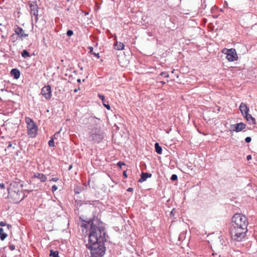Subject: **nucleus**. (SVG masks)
<instances>
[{
    "label": "nucleus",
    "instance_id": "obj_1",
    "mask_svg": "<svg viewBox=\"0 0 257 257\" xmlns=\"http://www.w3.org/2000/svg\"><path fill=\"white\" fill-rule=\"evenodd\" d=\"M106 232L103 223L90 225L88 241L85 244L89 250L91 257H102L105 252L104 242L106 241Z\"/></svg>",
    "mask_w": 257,
    "mask_h": 257
},
{
    "label": "nucleus",
    "instance_id": "obj_2",
    "mask_svg": "<svg viewBox=\"0 0 257 257\" xmlns=\"http://www.w3.org/2000/svg\"><path fill=\"white\" fill-rule=\"evenodd\" d=\"M247 231V228H243L241 227L236 228L234 226H230L229 232L231 236V238L236 241H241L246 235Z\"/></svg>",
    "mask_w": 257,
    "mask_h": 257
},
{
    "label": "nucleus",
    "instance_id": "obj_3",
    "mask_svg": "<svg viewBox=\"0 0 257 257\" xmlns=\"http://www.w3.org/2000/svg\"><path fill=\"white\" fill-rule=\"evenodd\" d=\"M227 246L225 240L221 237H219L218 239L213 244V251L218 252V253H223L227 249Z\"/></svg>",
    "mask_w": 257,
    "mask_h": 257
},
{
    "label": "nucleus",
    "instance_id": "obj_4",
    "mask_svg": "<svg viewBox=\"0 0 257 257\" xmlns=\"http://www.w3.org/2000/svg\"><path fill=\"white\" fill-rule=\"evenodd\" d=\"M26 122L27 124V133L31 138H35L37 134L38 128L34 121L29 117L26 118Z\"/></svg>",
    "mask_w": 257,
    "mask_h": 257
},
{
    "label": "nucleus",
    "instance_id": "obj_5",
    "mask_svg": "<svg viewBox=\"0 0 257 257\" xmlns=\"http://www.w3.org/2000/svg\"><path fill=\"white\" fill-rule=\"evenodd\" d=\"M231 222L240 224L243 226H247L248 224L247 217L241 214L236 213L232 218Z\"/></svg>",
    "mask_w": 257,
    "mask_h": 257
},
{
    "label": "nucleus",
    "instance_id": "obj_6",
    "mask_svg": "<svg viewBox=\"0 0 257 257\" xmlns=\"http://www.w3.org/2000/svg\"><path fill=\"white\" fill-rule=\"evenodd\" d=\"M222 53L226 54V58L229 62H233L237 59V55L234 49H224L222 50Z\"/></svg>",
    "mask_w": 257,
    "mask_h": 257
},
{
    "label": "nucleus",
    "instance_id": "obj_7",
    "mask_svg": "<svg viewBox=\"0 0 257 257\" xmlns=\"http://www.w3.org/2000/svg\"><path fill=\"white\" fill-rule=\"evenodd\" d=\"M29 6L30 9V14L31 16H34V20L35 23H37L38 20V12L39 8L36 2H33L31 3H29Z\"/></svg>",
    "mask_w": 257,
    "mask_h": 257
},
{
    "label": "nucleus",
    "instance_id": "obj_8",
    "mask_svg": "<svg viewBox=\"0 0 257 257\" xmlns=\"http://www.w3.org/2000/svg\"><path fill=\"white\" fill-rule=\"evenodd\" d=\"M93 132L89 137L90 140L93 141L95 143L100 142L103 138L102 134L99 132H97L96 130Z\"/></svg>",
    "mask_w": 257,
    "mask_h": 257
},
{
    "label": "nucleus",
    "instance_id": "obj_9",
    "mask_svg": "<svg viewBox=\"0 0 257 257\" xmlns=\"http://www.w3.org/2000/svg\"><path fill=\"white\" fill-rule=\"evenodd\" d=\"M41 93L47 100H49L52 97L51 87L48 85L44 86L42 89Z\"/></svg>",
    "mask_w": 257,
    "mask_h": 257
},
{
    "label": "nucleus",
    "instance_id": "obj_10",
    "mask_svg": "<svg viewBox=\"0 0 257 257\" xmlns=\"http://www.w3.org/2000/svg\"><path fill=\"white\" fill-rule=\"evenodd\" d=\"M14 31L16 34L18 35L22 39L28 36V34L25 33L24 30L18 26L15 27Z\"/></svg>",
    "mask_w": 257,
    "mask_h": 257
},
{
    "label": "nucleus",
    "instance_id": "obj_11",
    "mask_svg": "<svg viewBox=\"0 0 257 257\" xmlns=\"http://www.w3.org/2000/svg\"><path fill=\"white\" fill-rule=\"evenodd\" d=\"M245 124L243 122H239L235 124H231L232 131L235 132H239L245 128Z\"/></svg>",
    "mask_w": 257,
    "mask_h": 257
},
{
    "label": "nucleus",
    "instance_id": "obj_12",
    "mask_svg": "<svg viewBox=\"0 0 257 257\" xmlns=\"http://www.w3.org/2000/svg\"><path fill=\"white\" fill-rule=\"evenodd\" d=\"M239 109L243 115L248 113L249 111V108L246 104L243 102L241 103L239 106Z\"/></svg>",
    "mask_w": 257,
    "mask_h": 257
},
{
    "label": "nucleus",
    "instance_id": "obj_13",
    "mask_svg": "<svg viewBox=\"0 0 257 257\" xmlns=\"http://www.w3.org/2000/svg\"><path fill=\"white\" fill-rule=\"evenodd\" d=\"M33 178L40 180L41 182H44L47 180L46 175L40 173H36L34 174Z\"/></svg>",
    "mask_w": 257,
    "mask_h": 257
},
{
    "label": "nucleus",
    "instance_id": "obj_14",
    "mask_svg": "<svg viewBox=\"0 0 257 257\" xmlns=\"http://www.w3.org/2000/svg\"><path fill=\"white\" fill-rule=\"evenodd\" d=\"M152 175L151 173L142 172L141 175V178L139 180V182L145 181L148 178H151Z\"/></svg>",
    "mask_w": 257,
    "mask_h": 257
},
{
    "label": "nucleus",
    "instance_id": "obj_15",
    "mask_svg": "<svg viewBox=\"0 0 257 257\" xmlns=\"http://www.w3.org/2000/svg\"><path fill=\"white\" fill-rule=\"evenodd\" d=\"M244 117L246 118V120L249 122V123L254 124L255 123V120L254 117H253L251 115L249 114L248 113L243 115Z\"/></svg>",
    "mask_w": 257,
    "mask_h": 257
},
{
    "label": "nucleus",
    "instance_id": "obj_16",
    "mask_svg": "<svg viewBox=\"0 0 257 257\" xmlns=\"http://www.w3.org/2000/svg\"><path fill=\"white\" fill-rule=\"evenodd\" d=\"M11 74L12 75L14 76L15 79H17L20 78L21 75L20 71L16 68L12 69Z\"/></svg>",
    "mask_w": 257,
    "mask_h": 257
},
{
    "label": "nucleus",
    "instance_id": "obj_17",
    "mask_svg": "<svg viewBox=\"0 0 257 257\" xmlns=\"http://www.w3.org/2000/svg\"><path fill=\"white\" fill-rule=\"evenodd\" d=\"M124 45L123 43L118 42L117 41L115 42L113 44V48L117 50H121L123 49Z\"/></svg>",
    "mask_w": 257,
    "mask_h": 257
},
{
    "label": "nucleus",
    "instance_id": "obj_18",
    "mask_svg": "<svg viewBox=\"0 0 257 257\" xmlns=\"http://www.w3.org/2000/svg\"><path fill=\"white\" fill-rule=\"evenodd\" d=\"M155 151L156 152V153L157 154H162V147L160 146V145L158 143H156L155 144Z\"/></svg>",
    "mask_w": 257,
    "mask_h": 257
},
{
    "label": "nucleus",
    "instance_id": "obj_19",
    "mask_svg": "<svg viewBox=\"0 0 257 257\" xmlns=\"http://www.w3.org/2000/svg\"><path fill=\"white\" fill-rule=\"evenodd\" d=\"M8 235L4 232V229L0 228V238L2 240H4L7 237Z\"/></svg>",
    "mask_w": 257,
    "mask_h": 257
},
{
    "label": "nucleus",
    "instance_id": "obj_20",
    "mask_svg": "<svg viewBox=\"0 0 257 257\" xmlns=\"http://www.w3.org/2000/svg\"><path fill=\"white\" fill-rule=\"evenodd\" d=\"M49 255L51 257H59V252L58 251H54L51 249Z\"/></svg>",
    "mask_w": 257,
    "mask_h": 257
},
{
    "label": "nucleus",
    "instance_id": "obj_21",
    "mask_svg": "<svg viewBox=\"0 0 257 257\" xmlns=\"http://www.w3.org/2000/svg\"><path fill=\"white\" fill-rule=\"evenodd\" d=\"M223 253H218V252L213 251L210 257H223Z\"/></svg>",
    "mask_w": 257,
    "mask_h": 257
},
{
    "label": "nucleus",
    "instance_id": "obj_22",
    "mask_svg": "<svg viewBox=\"0 0 257 257\" xmlns=\"http://www.w3.org/2000/svg\"><path fill=\"white\" fill-rule=\"evenodd\" d=\"M230 226H234V227H236V228L241 227V228H247V226H242L240 224H237L236 223H234V222H231V224Z\"/></svg>",
    "mask_w": 257,
    "mask_h": 257
},
{
    "label": "nucleus",
    "instance_id": "obj_23",
    "mask_svg": "<svg viewBox=\"0 0 257 257\" xmlns=\"http://www.w3.org/2000/svg\"><path fill=\"white\" fill-rule=\"evenodd\" d=\"M22 56L25 58L30 57L29 53L26 50H23L22 53Z\"/></svg>",
    "mask_w": 257,
    "mask_h": 257
},
{
    "label": "nucleus",
    "instance_id": "obj_24",
    "mask_svg": "<svg viewBox=\"0 0 257 257\" xmlns=\"http://www.w3.org/2000/svg\"><path fill=\"white\" fill-rule=\"evenodd\" d=\"M160 76H162V77H164L165 78H168L169 77V75L168 74L167 72H163L162 73H161L159 75V77Z\"/></svg>",
    "mask_w": 257,
    "mask_h": 257
},
{
    "label": "nucleus",
    "instance_id": "obj_25",
    "mask_svg": "<svg viewBox=\"0 0 257 257\" xmlns=\"http://www.w3.org/2000/svg\"><path fill=\"white\" fill-rule=\"evenodd\" d=\"M49 146L51 147L55 146V143L53 139H52L48 142Z\"/></svg>",
    "mask_w": 257,
    "mask_h": 257
},
{
    "label": "nucleus",
    "instance_id": "obj_26",
    "mask_svg": "<svg viewBox=\"0 0 257 257\" xmlns=\"http://www.w3.org/2000/svg\"><path fill=\"white\" fill-rule=\"evenodd\" d=\"M117 165L119 167L120 169H121L122 166H125V165L123 162L119 161L118 163H117Z\"/></svg>",
    "mask_w": 257,
    "mask_h": 257
},
{
    "label": "nucleus",
    "instance_id": "obj_27",
    "mask_svg": "<svg viewBox=\"0 0 257 257\" xmlns=\"http://www.w3.org/2000/svg\"><path fill=\"white\" fill-rule=\"evenodd\" d=\"M177 178H178V177H177V175H176V174H173L172 176H171V180H172V181H176L177 180Z\"/></svg>",
    "mask_w": 257,
    "mask_h": 257
},
{
    "label": "nucleus",
    "instance_id": "obj_28",
    "mask_svg": "<svg viewBox=\"0 0 257 257\" xmlns=\"http://www.w3.org/2000/svg\"><path fill=\"white\" fill-rule=\"evenodd\" d=\"M122 125V124L120 122L118 123V125L116 124V123L114 124V126L116 127V130L117 131L119 129L120 126H121Z\"/></svg>",
    "mask_w": 257,
    "mask_h": 257
},
{
    "label": "nucleus",
    "instance_id": "obj_29",
    "mask_svg": "<svg viewBox=\"0 0 257 257\" xmlns=\"http://www.w3.org/2000/svg\"><path fill=\"white\" fill-rule=\"evenodd\" d=\"M103 105L108 109H110V105L108 104V103H105V101H103Z\"/></svg>",
    "mask_w": 257,
    "mask_h": 257
},
{
    "label": "nucleus",
    "instance_id": "obj_30",
    "mask_svg": "<svg viewBox=\"0 0 257 257\" xmlns=\"http://www.w3.org/2000/svg\"><path fill=\"white\" fill-rule=\"evenodd\" d=\"M73 34V32L72 30H68L67 32V35L68 36H71Z\"/></svg>",
    "mask_w": 257,
    "mask_h": 257
},
{
    "label": "nucleus",
    "instance_id": "obj_31",
    "mask_svg": "<svg viewBox=\"0 0 257 257\" xmlns=\"http://www.w3.org/2000/svg\"><path fill=\"white\" fill-rule=\"evenodd\" d=\"M98 96L99 97V98L100 99H101L102 101L103 102V101H105V97L103 95H101V94H98Z\"/></svg>",
    "mask_w": 257,
    "mask_h": 257
},
{
    "label": "nucleus",
    "instance_id": "obj_32",
    "mask_svg": "<svg viewBox=\"0 0 257 257\" xmlns=\"http://www.w3.org/2000/svg\"><path fill=\"white\" fill-rule=\"evenodd\" d=\"M251 138L250 137H247L245 139V141L246 143H249L251 142Z\"/></svg>",
    "mask_w": 257,
    "mask_h": 257
},
{
    "label": "nucleus",
    "instance_id": "obj_33",
    "mask_svg": "<svg viewBox=\"0 0 257 257\" xmlns=\"http://www.w3.org/2000/svg\"><path fill=\"white\" fill-rule=\"evenodd\" d=\"M9 248L11 250H14L15 249V245L14 244H11L9 245Z\"/></svg>",
    "mask_w": 257,
    "mask_h": 257
},
{
    "label": "nucleus",
    "instance_id": "obj_34",
    "mask_svg": "<svg viewBox=\"0 0 257 257\" xmlns=\"http://www.w3.org/2000/svg\"><path fill=\"white\" fill-rule=\"evenodd\" d=\"M58 188L56 186V185H53L52 187V191L53 192H55V191H56L57 190Z\"/></svg>",
    "mask_w": 257,
    "mask_h": 257
},
{
    "label": "nucleus",
    "instance_id": "obj_35",
    "mask_svg": "<svg viewBox=\"0 0 257 257\" xmlns=\"http://www.w3.org/2000/svg\"><path fill=\"white\" fill-rule=\"evenodd\" d=\"M87 48L89 50V53L92 54V53H93V48L91 46H89Z\"/></svg>",
    "mask_w": 257,
    "mask_h": 257
},
{
    "label": "nucleus",
    "instance_id": "obj_36",
    "mask_svg": "<svg viewBox=\"0 0 257 257\" xmlns=\"http://www.w3.org/2000/svg\"><path fill=\"white\" fill-rule=\"evenodd\" d=\"M91 54L94 55V56L96 57L97 58H99V55L98 53L93 52V53H92Z\"/></svg>",
    "mask_w": 257,
    "mask_h": 257
},
{
    "label": "nucleus",
    "instance_id": "obj_37",
    "mask_svg": "<svg viewBox=\"0 0 257 257\" xmlns=\"http://www.w3.org/2000/svg\"><path fill=\"white\" fill-rule=\"evenodd\" d=\"M58 180V178L57 177H55V178H52L50 181H53V182H57Z\"/></svg>",
    "mask_w": 257,
    "mask_h": 257
},
{
    "label": "nucleus",
    "instance_id": "obj_38",
    "mask_svg": "<svg viewBox=\"0 0 257 257\" xmlns=\"http://www.w3.org/2000/svg\"><path fill=\"white\" fill-rule=\"evenodd\" d=\"M0 187L1 189H5V185L3 183H0Z\"/></svg>",
    "mask_w": 257,
    "mask_h": 257
},
{
    "label": "nucleus",
    "instance_id": "obj_39",
    "mask_svg": "<svg viewBox=\"0 0 257 257\" xmlns=\"http://www.w3.org/2000/svg\"><path fill=\"white\" fill-rule=\"evenodd\" d=\"M6 225V223L3 221L0 222V226H4Z\"/></svg>",
    "mask_w": 257,
    "mask_h": 257
},
{
    "label": "nucleus",
    "instance_id": "obj_40",
    "mask_svg": "<svg viewBox=\"0 0 257 257\" xmlns=\"http://www.w3.org/2000/svg\"><path fill=\"white\" fill-rule=\"evenodd\" d=\"M126 191L128 192H133L134 189L133 188L130 187V188H127Z\"/></svg>",
    "mask_w": 257,
    "mask_h": 257
},
{
    "label": "nucleus",
    "instance_id": "obj_41",
    "mask_svg": "<svg viewBox=\"0 0 257 257\" xmlns=\"http://www.w3.org/2000/svg\"><path fill=\"white\" fill-rule=\"evenodd\" d=\"M123 176L124 177V178L127 177L126 172L125 170L123 171Z\"/></svg>",
    "mask_w": 257,
    "mask_h": 257
},
{
    "label": "nucleus",
    "instance_id": "obj_42",
    "mask_svg": "<svg viewBox=\"0 0 257 257\" xmlns=\"http://www.w3.org/2000/svg\"><path fill=\"white\" fill-rule=\"evenodd\" d=\"M251 159V155H249L247 156L246 159L247 160H250Z\"/></svg>",
    "mask_w": 257,
    "mask_h": 257
},
{
    "label": "nucleus",
    "instance_id": "obj_43",
    "mask_svg": "<svg viewBox=\"0 0 257 257\" xmlns=\"http://www.w3.org/2000/svg\"><path fill=\"white\" fill-rule=\"evenodd\" d=\"M12 144L11 143H9L8 148L12 147Z\"/></svg>",
    "mask_w": 257,
    "mask_h": 257
},
{
    "label": "nucleus",
    "instance_id": "obj_44",
    "mask_svg": "<svg viewBox=\"0 0 257 257\" xmlns=\"http://www.w3.org/2000/svg\"><path fill=\"white\" fill-rule=\"evenodd\" d=\"M12 227L11 225L10 224H8L7 225V227L9 229L10 228H11Z\"/></svg>",
    "mask_w": 257,
    "mask_h": 257
},
{
    "label": "nucleus",
    "instance_id": "obj_45",
    "mask_svg": "<svg viewBox=\"0 0 257 257\" xmlns=\"http://www.w3.org/2000/svg\"><path fill=\"white\" fill-rule=\"evenodd\" d=\"M77 82H78V83H80V82H81V79H78L77 80Z\"/></svg>",
    "mask_w": 257,
    "mask_h": 257
},
{
    "label": "nucleus",
    "instance_id": "obj_46",
    "mask_svg": "<svg viewBox=\"0 0 257 257\" xmlns=\"http://www.w3.org/2000/svg\"><path fill=\"white\" fill-rule=\"evenodd\" d=\"M160 83H161L162 84H165V82H164V81H161Z\"/></svg>",
    "mask_w": 257,
    "mask_h": 257
},
{
    "label": "nucleus",
    "instance_id": "obj_47",
    "mask_svg": "<svg viewBox=\"0 0 257 257\" xmlns=\"http://www.w3.org/2000/svg\"><path fill=\"white\" fill-rule=\"evenodd\" d=\"M72 167V165H70L69 167V170H70Z\"/></svg>",
    "mask_w": 257,
    "mask_h": 257
},
{
    "label": "nucleus",
    "instance_id": "obj_48",
    "mask_svg": "<svg viewBox=\"0 0 257 257\" xmlns=\"http://www.w3.org/2000/svg\"><path fill=\"white\" fill-rule=\"evenodd\" d=\"M174 71H175V69H173V70L171 71V73H174Z\"/></svg>",
    "mask_w": 257,
    "mask_h": 257
},
{
    "label": "nucleus",
    "instance_id": "obj_49",
    "mask_svg": "<svg viewBox=\"0 0 257 257\" xmlns=\"http://www.w3.org/2000/svg\"><path fill=\"white\" fill-rule=\"evenodd\" d=\"M115 37H116V36L113 35V40L115 39Z\"/></svg>",
    "mask_w": 257,
    "mask_h": 257
},
{
    "label": "nucleus",
    "instance_id": "obj_50",
    "mask_svg": "<svg viewBox=\"0 0 257 257\" xmlns=\"http://www.w3.org/2000/svg\"><path fill=\"white\" fill-rule=\"evenodd\" d=\"M74 92H77V89H75V90H74Z\"/></svg>",
    "mask_w": 257,
    "mask_h": 257
},
{
    "label": "nucleus",
    "instance_id": "obj_51",
    "mask_svg": "<svg viewBox=\"0 0 257 257\" xmlns=\"http://www.w3.org/2000/svg\"><path fill=\"white\" fill-rule=\"evenodd\" d=\"M15 36V34H13L12 36V37H14Z\"/></svg>",
    "mask_w": 257,
    "mask_h": 257
},
{
    "label": "nucleus",
    "instance_id": "obj_52",
    "mask_svg": "<svg viewBox=\"0 0 257 257\" xmlns=\"http://www.w3.org/2000/svg\"><path fill=\"white\" fill-rule=\"evenodd\" d=\"M114 116L117 118V116L116 115H114Z\"/></svg>",
    "mask_w": 257,
    "mask_h": 257
},
{
    "label": "nucleus",
    "instance_id": "obj_53",
    "mask_svg": "<svg viewBox=\"0 0 257 257\" xmlns=\"http://www.w3.org/2000/svg\"><path fill=\"white\" fill-rule=\"evenodd\" d=\"M67 2H70V0H66Z\"/></svg>",
    "mask_w": 257,
    "mask_h": 257
}]
</instances>
